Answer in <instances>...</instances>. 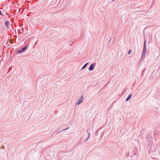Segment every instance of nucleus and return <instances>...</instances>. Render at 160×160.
Here are the masks:
<instances>
[{"instance_id": "1", "label": "nucleus", "mask_w": 160, "mask_h": 160, "mask_svg": "<svg viewBox=\"0 0 160 160\" xmlns=\"http://www.w3.org/2000/svg\"><path fill=\"white\" fill-rule=\"evenodd\" d=\"M83 95H82L77 100V102L76 103V105H78L80 104L83 101Z\"/></svg>"}, {"instance_id": "2", "label": "nucleus", "mask_w": 160, "mask_h": 160, "mask_svg": "<svg viewBox=\"0 0 160 160\" xmlns=\"http://www.w3.org/2000/svg\"><path fill=\"white\" fill-rule=\"evenodd\" d=\"M146 40H144V47L143 52H142V55H145L146 52Z\"/></svg>"}, {"instance_id": "3", "label": "nucleus", "mask_w": 160, "mask_h": 160, "mask_svg": "<svg viewBox=\"0 0 160 160\" xmlns=\"http://www.w3.org/2000/svg\"><path fill=\"white\" fill-rule=\"evenodd\" d=\"M96 65V62H94L92 64H91L88 68L89 71H92L94 68V67Z\"/></svg>"}, {"instance_id": "4", "label": "nucleus", "mask_w": 160, "mask_h": 160, "mask_svg": "<svg viewBox=\"0 0 160 160\" xmlns=\"http://www.w3.org/2000/svg\"><path fill=\"white\" fill-rule=\"evenodd\" d=\"M4 24H5V25H6V27L8 28H9V27H8V25L9 24V21H6V22H5Z\"/></svg>"}, {"instance_id": "5", "label": "nucleus", "mask_w": 160, "mask_h": 160, "mask_svg": "<svg viewBox=\"0 0 160 160\" xmlns=\"http://www.w3.org/2000/svg\"><path fill=\"white\" fill-rule=\"evenodd\" d=\"M132 95L131 94H130L129 95V96H128V97L126 98V101H128V100H129L130 99V98H131Z\"/></svg>"}, {"instance_id": "6", "label": "nucleus", "mask_w": 160, "mask_h": 160, "mask_svg": "<svg viewBox=\"0 0 160 160\" xmlns=\"http://www.w3.org/2000/svg\"><path fill=\"white\" fill-rule=\"evenodd\" d=\"M88 136L87 138L85 140V141H84L85 142L87 141L89 138H90V133L89 132H88Z\"/></svg>"}, {"instance_id": "7", "label": "nucleus", "mask_w": 160, "mask_h": 160, "mask_svg": "<svg viewBox=\"0 0 160 160\" xmlns=\"http://www.w3.org/2000/svg\"><path fill=\"white\" fill-rule=\"evenodd\" d=\"M88 62H87V63H86L83 67H82V70L83 69H84L85 67L87 66V65L88 64Z\"/></svg>"}, {"instance_id": "8", "label": "nucleus", "mask_w": 160, "mask_h": 160, "mask_svg": "<svg viewBox=\"0 0 160 160\" xmlns=\"http://www.w3.org/2000/svg\"><path fill=\"white\" fill-rule=\"evenodd\" d=\"M27 48V47H25L23 48L21 50L23 52L25 51Z\"/></svg>"}, {"instance_id": "9", "label": "nucleus", "mask_w": 160, "mask_h": 160, "mask_svg": "<svg viewBox=\"0 0 160 160\" xmlns=\"http://www.w3.org/2000/svg\"><path fill=\"white\" fill-rule=\"evenodd\" d=\"M145 55H142V59H143L145 58Z\"/></svg>"}, {"instance_id": "10", "label": "nucleus", "mask_w": 160, "mask_h": 160, "mask_svg": "<svg viewBox=\"0 0 160 160\" xmlns=\"http://www.w3.org/2000/svg\"><path fill=\"white\" fill-rule=\"evenodd\" d=\"M23 52V51H22V50H18V51H17V52H18V53H21V52Z\"/></svg>"}, {"instance_id": "11", "label": "nucleus", "mask_w": 160, "mask_h": 160, "mask_svg": "<svg viewBox=\"0 0 160 160\" xmlns=\"http://www.w3.org/2000/svg\"><path fill=\"white\" fill-rule=\"evenodd\" d=\"M131 49H130V50H129V51H128V55H129V54H130V52H131Z\"/></svg>"}, {"instance_id": "12", "label": "nucleus", "mask_w": 160, "mask_h": 160, "mask_svg": "<svg viewBox=\"0 0 160 160\" xmlns=\"http://www.w3.org/2000/svg\"><path fill=\"white\" fill-rule=\"evenodd\" d=\"M0 14L2 16H3V15L2 14L1 12V11H0Z\"/></svg>"}, {"instance_id": "13", "label": "nucleus", "mask_w": 160, "mask_h": 160, "mask_svg": "<svg viewBox=\"0 0 160 160\" xmlns=\"http://www.w3.org/2000/svg\"><path fill=\"white\" fill-rule=\"evenodd\" d=\"M67 128H66V129H64L63 130H66V129H67Z\"/></svg>"}]
</instances>
